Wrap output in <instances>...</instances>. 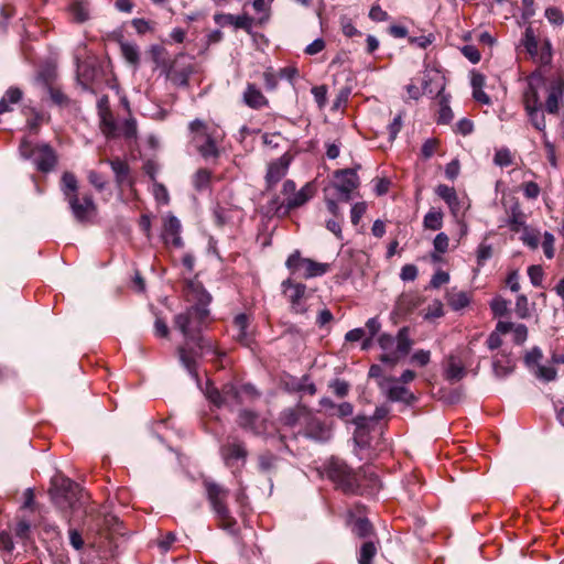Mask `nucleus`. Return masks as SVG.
I'll return each mask as SVG.
<instances>
[{
	"instance_id": "cd10ccee",
	"label": "nucleus",
	"mask_w": 564,
	"mask_h": 564,
	"mask_svg": "<svg viewBox=\"0 0 564 564\" xmlns=\"http://www.w3.org/2000/svg\"><path fill=\"white\" fill-rule=\"evenodd\" d=\"M100 130L108 139L119 137V126L111 111L98 113Z\"/></svg>"
},
{
	"instance_id": "c85d7f7f",
	"label": "nucleus",
	"mask_w": 564,
	"mask_h": 564,
	"mask_svg": "<svg viewBox=\"0 0 564 564\" xmlns=\"http://www.w3.org/2000/svg\"><path fill=\"white\" fill-rule=\"evenodd\" d=\"M61 191L66 202L78 196V182L74 173H63L61 178Z\"/></svg>"
},
{
	"instance_id": "052dcab7",
	"label": "nucleus",
	"mask_w": 564,
	"mask_h": 564,
	"mask_svg": "<svg viewBox=\"0 0 564 564\" xmlns=\"http://www.w3.org/2000/svg\"><path fill=\"white\" fill-rule=\"evenodd\" d=\"M437 148L438 141L436 139H427L421 148V154L425 160H427L434 155Z\"/></svg>"
},
{
	"instance_id": "864d4df0",
	"label": "nucleus",
	"mask_w": 564,
	"mask_h": 564,
	"mask_svg": "<svg viewBox=\"0 0 564 564\" xmlns=\"http://www.w3.org/2000/svg\"><path fill=\"white\" fill-rule=\"evenodd\" d=\"M523 195L528 199H536L541 193V188L538 183L533 181L524 182L522 184Z\"/></svg>"
},
{
	"instance_id": "f03ea898",
	"label": "nucleus",
	"mask_w": 564,
	"mask_h": 564,
	"mask_svg": "<svg viewBox=\"0 0 564 564\" xmlns=\"http://www.w3.org/2000/svg\"><path fill=\"white\" fill-rule=\"evenodd\" d=\"M544 94L547 95L545 110L552 115L557 113L560 100L564 96V80L556 78L547 85L542 76H530L522 96L524 109L543 108L542 95Z\"/></svg>"
},
{
	"instance_id": "f704fd0d",
	"label": "nucleus",
	"mask_w": 564,
	"mask_h": 564,
	"mask_svg": "<svg viewBox=\"0 0 564 564\" xmlns=\"http://www.w3.org/2000/svg\"><path fill=\"white\" fill-rule=\"evenodd\" d=\"M447 303L454 311H459L466 307L470 299L466 292L463 291H451L447 293Z\"/></svg>"
},
{
	"instance_id": "8fccbe9b",
	"label": "nucleus",
	"mask_w": 564,
	"mask_h": 564,
	"mask_svg": "<svg viewBox=\"0 0 564 564\" xmlns=\"http://www.w3.org/2000/svg\"><path fill=\"white\" fill-rule=\"evenodd\" d=\"M366 212H367V203L366 202H358V203L354 204L350 209L351 224L354 226H357L360 223L362 216L366 214Z\"/></svg>"
},
{
	"instance_id": "f3484780",
	"label": "nucleus",
	"mask_w": 564,
	"mask_h": 564,
	"mask_svg": "<svg viewBox=\"0 0 564 564\" xmlns=\"http://www.w3.org/2000/svg\"><path fill=\"white\" fill-rule=\"evenodd\" d=\"M221 456L227 466H232L235 462L241 460L246 462L248 456V451L243 444V442L234 438L229 441L220 448Z\"/></svg>"
},
{
	"instance_id": "c756f323",
	"label": "nucleus",
	"mask_w": 564,
	"mask_h": 564,
	"mask_svg": "<svg viewBox=\"0 0 564 564\" xmlns=\"http://www.w3.org/2000/svg\"><path fill=\"white\" fill-rule=\"evenodd\" d=\"M223 139V134L218 137H208V140L196 143V149L204 159L218 158V142Z\"/></svg>"
},
{
	"instance_id": "473e14b6",
	"label": "nucleus",
	"mask_w": 564,
	"mask_h": 564,
	"mask_svg": "<svg viewBox=\"0 0 564 564\" xmlns=\"http://www.w3.org/2000/svg\"><path fill=\"white\" fill-rule=\"evenodd\" d=\"M508 225L514 232L520 231L525 226V215L518 203L510 208Z\"/></svg>"
},
{
	"instance_id": "5701e85b",
	"label": "nucleus",
	"mask_w": 564,
	"mask_h": 564,
	"mask_svg": "<svg viewBox=\"0 0 564 564\" xmlns=\"http://www.w3.org/2000/svg\"><path fill=\"white\" fill-rule=\"evenodd\" d=\"M238 424L241 429L254 435H260L265 431L264 421L257 413L249 410H242L239 413Z\"/></svg>"
},
{
	"instance_id": "412c9836",
	"label": "nucleus",
	"mask_w": 564,
	"mask_h": 564,
	"mask_svg": "<svg viewBox=\"0 0 564 564\" xmlns=\"http://www.w3.org/2000/svg\"><path fill=\"white\" fill-rule=\"evenodd\" d=\"M188 130L192 134V142L195 144L208 140V137H218L221 134L218 128L210 127L200 119L193 120L188 126Z\"/></svg>"
},
{
	"instance_id": "c03bdc74",
	"label": "nucleus",
	"mask_w": 564,
	"mask_h": 564,
	"mask_svg": "<svg viewBox=\"0 0 564 564\" xmlns=\"http://www.w3.org/2000/svg\"><path fill=\"white\" fill-rule=\"evenodd\" d=\"M541 65H549L552 62V45L549 40H544L538 52V56L534 59Z\"/></svg>"
},
{
	"instance_id": "0e129e2a",
	"label": "nucleus",
	"mask_w": 564,
	"mask_h": 564,
	"mask_svg": "<svg viewBox=\"0 0 564 564\" xmlns=\"http://www.w3.org/2000/svg\"><path fill=\"white\" fill-rule=\"evenodd\" d=\"M23 97V93L20 88L18 87H10L6 93L4 95L2 96V98L4 99V101H8L12 105H17L18 102L21 101Z\"/></svg>"
},
{
	"instance_id": "49530a36",
	"label": "nucleus",
	"mask_w": 564,
	"mask_h": 564,
	"mask_svg": "<svg viewBox=\"0 0 564 564\" xmlns=\"http://www.w3.org/2000/svg\"><path fill=\"white\" fill-rule=\"evenodd\" d=\"M339 24L341 32L347 37H354L357 35H361V32L354 25L352 20L347 15H341L339 18Z\"/></svg>"
},
{
	"instance_id": "f257e3e1",
	"label": "nucleus",
	"mask_w": 564,
	"mask_h": 564,
	"mask_svg": "<svg viewBox=\"0 0 564 564\" xmlns=\"http://www.w3.org/2000/svg\"><path fill=\"white\" fill-rule=\"evenodd\" d=\"M209 313V308L188 307L174 318V325L184 336L186 345H194L197 348V351H194L192 348L182 346L177 350L182 365L195 378L197 377V355H210L213 358L221 356L215 341L202 334L208 326Z\"/></svg>"
},
{
	"instance_id": "e2e57ef3",
	"label": "nucleus",
	"mask_w": 564,
	"mask_h": 564,
	"mask_svg": "<svg viewBox=\"0 0 564 564\" xmlns=\"http://www.w3.org/2000/svg\"><path fill=\"white\" fill-rule=\"evenodd\" d=\"M462 53L473 64H477L481 57L479 50L475 45L463 46Z\"/></svg>"
},
{
	"instance_id": "09e8293b",
	"label": "nucleus",
	"mask_w": 564,
	"mask_h": 564,
	"mask_svg": "<svg viewBox=\"0 0 564 564\" xmlns=\"http://www.w3.org/2000/svg\"><path fill=\"white\" fill-rule=\"evenodd\" d=\"M494 162L496 165L505 167L512 164V155L509 149L501 148L498 149L494 156Z\"/></svg>"
},
{
	"instance_id": "1a4fd4ad",
	"label": "nucleus",
	"mask_w": 564,
	"mask_h": 564,
	"mask_svg": "<svg viewBox=\"0 0 564 564\" xmlns=\"http://www.w3.org/2000/svg\"><path fill=\"white\" fill-rule=\"evenodd\" d=\"M77 489L78 486L73 480L69 478L61 477L53 480L50 495L52 501L59 509H68L72 508L76 501Z\"/></svg>"
},
{
	"instance_id": "4d7b16f0",
	"label": "nucleus",
	"mask_w": 564,
	"mask_h": 564,
	"mask_svg": "<svg viewBox=\"0 0 564 564\" xmlns=\"http://www.w3.org/2000/svg\"><path fill=\"white\" fill-rule=\"evenodd\" d=\"M545 18L554 25H561L564 22L563 12L556 7H550L545 10Z\"/></svg>"
},
{
	"instance_id": "9b49d317",
	"label": "nucleus",
	"mask_w": 564,
	"mask_h": 564,
	"mask_svg": "<svg viewBox=\"0 0 564 564\" xmlns=\"http://www.w3.org/2000/svg\"><path fill=\"white\" fill-rule=\"evenodd\" d=\"M297 433L306 438L321 443L332 437L330 429L310 412L307 415H304L303 424Z\"/></svg>"
},
{
	"instance_id": "2eb2a0df",
	"label": "nucleus",
	"mask_w": 564,
	"mask_h": 564,
	"mask_svg": "<svg viewBox=\"0 0 564 564\" xmlns=\"http://www.w3.org/2000/svg\"><path fill=\"white\" fill-rule=\"evenodd\" d=\"M33 156L36 169L44 173L52 171L57 163L55 151L51 145L45 143L35 147Z\"/></svg>"
},
{
	"instance_id": "20e7f679",
	"label": "nucleus",
	"mask_w": 564,
	"mask_h": 564,
	"mask_svg": "<svg viewBox=\"0 0 564 564\" xmlns=\"http://www.w3.org/2000/svg\"><path fill=\"white\" fill-rule=\"evenodd\" d=\"M412 344L406 327H402L395 338L390 334H381L378 337V345L383 350V354L380 356V361L394 366L401 358L409 354Z\"/></svg>"
},
{
	"instance_id": "72a5a7b5",
	"label": "nucleus",
	"mask_w": 564,
	"mask_h": 564,
	"mask_svg": "<svg viewBox=\"0 0 564 564\" xmlns=\"http://www.w3.org/2000/svg\"><path fill=\"white\" fill-rule=\"evenodd\" d=\"M388 398L394 402L402 401L405 403H411L415 399L413 393L408 388H405L404 386H400V384H393V386L389 387Z\"/></svg>"
},
{
	"instance_id": "58836bf2",
	"label": "nucleus",
	"mask_w": 564,
	"mask_h": 564,
	"mask_svg": "<svg viewBox=\"0 0 564 564\" xmlns=\"http://www.w3.org/2000/svg\"><path fill=\"white\" fill-rule=\"evenodd\" d=\"M69 12L74 21L85 22L89 19L88 3L83 1H76L69 7Z\"/></svg>"
},
{
	"instance_id": "3c124183",
	"label": "nucleus",
	"mask_w": 564,
	"mask_h": 564,
	"mask_svg": "<svg viewBox=\"0 0 564 564\" xmlns=\"http://www.w3.org/2000/svg\"><path fill=\"white\" fill-rule=\"evenodd\" d=\"M516 314L519 318H527L530 315L529 302L525 295L520 294L516 300Z\"/></svg>"
},
{
	"instance_id": "338daca9",
	"label": "nucleus",
	"mask_w": 564,
	"mask_h": 564,
	"mask_svg": "<svg viewBox=\"0 0 564 564\" xmlns=\"http://www.w3.org/2000/svg\"><path fill=\"white\" fill-rule=\"evenodd\" d=\"M492 256V248L490 245L481 243L477 250L478 265H484L485 262Z\"/></svg>"
},
{
	"instance_id": "603ef678",
	"label": "nucleus",
	"mask_w": 564,
	"mask_h": 564,
	"mask_svg": "<svg viewBox=\"0 0 564 564\" xmlns=\"http://www.w3.org/2000/svg\"><path fill=\"white\" fill-rule=\"evenodd\" d=\"M453 117L454 116H453V111H452L451 107L448 106L445 98L442 97L441 102H440V111H438L437 122L443 123V124L448 123L453 119Z\"/></svg>"
},
{
	"instance_id": "2f4dec72",
	"label": "nucleus",
	"mask_w": 564,
	"mask_h": 564,
	"mask_svg": "<svg viewBox=\"0 0 564 564\" xmlns=\"http://www.w3.org/2000/svg\"><path fill=\"white\" fill-rule=\"evenodd\" d=\"M308 411L305 408L289 409L283 412L282 421L285 425L294 427L296 425L302 426L304 415H307Z\"/></svg>"
},
{
	"instance_id": "0eeeda50",
	"label": "nucleus",
	"mask_w": 564,
	"mask_h": 564,
	"mask_svg": "<svg viewBox=\"0 0 564 564\" xmlns=\"http://www.w3.org/2000/svg\"><path fill=\"white\" fill-rule=\"evenodd\" d=\"M292 273L300 272L303 278L312 279L322 276L330 270V264L316 262L310 258H302L299 250L291 253L285 262Z\"/></svg>"
},
{
	"instance_id": "ddd939ff",
	"label": "nucleus",
	"mask_w": 564,
	"mask_h": 564,
	"mask_svg": "<svg viewBox=\"0 0 564 564\" xmlns=\"http://www.w3.org/2000/svg\"><path fill=\"white\" fill-rule=\"evenodd\" d=\"M234 338L246 347L254 343V332L251 328V316L246 313H239L232 321Z\"/></svg>"
},
{
	"instance_id": "4468645a",
	"label": "nucleus",
	"mask_w": 564,
	"mask_h": 564,
	"mask_svg": "<svg viewBox=\"0 0 564 564\" xmlns=\"http://www.w3.org/2000/svg\"><path fill=\"white\" fill-rule=\"evenodd\" d=\"M282 288L291 302L292 311L295 313H305L306 307L303 303L306 286L302 283H293L290 279L282 282Z\"/></svg>"
},
{
	"instance_id": "aec40b11",
	"label": "nucleus",
	"mask_w": 564,
	"mask_h": 564,
	"mask_svg": "<svg viewBox=\"0 0 564 564\" xmlns=\"http://www.w3.org/2000/svg\"><path fill=\"white\" fill-rule=\"evenodd\" d=\"M435 192L447 204L452 215L455 218L463 216V205L454 187L440 184Z\"/></svg>"
},
{
	"instance_id": "6e6d98bb",
	"label": "nucleus",
	"mask_w": 564,
	"mask_h": 564,
	"mask_svg": "<svg viewBox=\"0 0 564 564\" xmlns=\"http://www.w3.org/2000/svg\"><path fill=\"white\" fill-rule=\"evenodd\" d=\"M329 388L333 390L336 397L344 398L348 394L349 384L340 379H335L329 383Z\"/></svg>"
},
{
	"instance_id": "6e6552de",
	"label": "nucleus",
	"mask_w": 564,
	"mask_h": 564,
	"mask_svg": "<svg viewBox=\"0 0 564 564\" xmlns=\"http://www.w3.org/2000/svg\"><path fill=\"white\" fill-rule=\"evenodd\" d=\"M333 187L336 189L338 200L350 202L354 197V192L359 187L357 170L344 169L335 171Z\"/></svg>"
},
{
	"instance_id": "a211bd4d",
	"label": "nucleus",
	"mask_w": 564,
	"mask_h": 564,
	"mask_svg": "<svg viewBox=\"0 0 564 564\" xmlns=\"http://www.w3.org/2000/svg\"><path fill=\"white\" fill-rule=\"evenodd\" d=\"M214 21L219 26L232 25L236 29H242L250 32L253 25V18L248 14L234 15L231 13H216Z\"/></svg>"
},
{
	"instance_id": "6ab92c4d",
	"label": "nucleus",
	"mask_w": 564,
	"mask_h": 564,
	"mask_svg": "<svg viewBox=\"0 0 564 564\" xmlns=\"http://www.w3.org/2000/svg\"><path fill=\"white\" fill-rule=\"evenodd\" d=\"M162 239L165 245H172L175 248L183 247L181 223L175 216H169L164 220Z\"/></svg>"
},
{
	"instance_id": "393cba45",
	"label": "nucleus",
	"mask_w": 564,
	"mask_h": 564,
	"mask_svg": "<svg viewBox=\"0 0 564 564\" xmlns=\"http://www.w3.org/2000/svg\"><path fill=\"white\" fill-rule=\"evenodd\" d=\"M359 478V490L357 494H376L381 488L380 479L378 475L370 468H362L357 473Z\"/></svg>"
},
{
	"instance_id": "9d476101",
	"label": "nucleus",
	"mask_w": 564,
	"mask_h": 564,
	"mask_svg": "<svg viewBox=\"0 0 564 564\" xmlns=\"http://www.w3.org/2000/svg\"><path fill=\"white\" fill-rule=\"evenodd\" d=\"M241 391L251 394V393L254 392V389L250 384L242 386L241 390H239L234 384H225L223 387L221 391H219L215 387H207L206 388V395H207L208 400L212 403H214L216 406L219 408V406L228 403L229 401H237V402H239L240 401V393H241Z\"/></svg>"
},
{
	"instance_id": "7c9ffc66",
	"label": "nucleus",
	"mask_w": 564,
	"mask_h": 564,
	"mask_svg": "<svg viewBox=\"0 0 564 564\" xmlns=\"http://www.w3.org/2000/svg\"><path fill=\"white\" fill-rule=\"evenodd\" d=\"M521 43L530 56L535 59L541 43L538 41L532 26H528L523 33Z\"/></svg>"
},
{
	"instance_id": "423d86ee",
	"label": "nucleus",
	"mask_w": 564,
	"mask_h": 564,
	"mask_svg": "<svg viewBox=\"0 0 564 564\" xmlns=\"http://www.w3.org/2000/svg\"><path fill=\"white\" fill-rule=\"evenodd\" d=\"M327 477L344 492L357 494L360 484L357 473L341 459L332 458L326 466Z\"/></svg>"
},
{
	"instance_id": "680f3d73",
	"label": "nucleus",
	"mask_w": 564,
	"mask_h": 564,
	"mask_svg": "<svg viewBox=\"0 0 564 564\" xmlns=\"http://www.w3.org/2000/svg\"><path fill=\"white\" fill-rule=\"evenodd\" d=\"M508 302L501 297L491 301L490 307L495 316H503L508 311Z\"/></svg>"
},
{
	"instance_id": "13d9d810",
	"label": "nucleus",
	"mask_w": 564,
	"mask_h": 564,
	"mask_svg": "<svg viewBox=\"0 0 564 564\" xmlns=\"http://www.w3.org/2000/svg\"><path fill=\"white\" fill-rule=\"evenodd\" d=\"M528 275L530 278L531 283L534 286H541L542 281H543V275H544V272H543V269L541 265H530L528 268Z\"/></svg>"
},
{
	"instance_id": "69168bd1",
	"label": "nucleus",
	"mask_w": 564,
	"mask_h": 564,
	"mask_svg": "<svg viewBox=\"0 0 564 564\" xmlns=\"http://www.w3.org/2000/svg\"><path fill=\"white\" fill-rule=\"evenodd\" d=\"M278 78L279 74L276 75L271 68H268L263 73V82L267 90H274L278 87Z\"/></svg>"
},
{
	"instance_id": "de8ad7c7",
	"label": "nucleus",
	"mask_w": 564,
	"mask_h": 564,
	"mask_svg": "<svg viewBox=\"0 0 564 564\" xmlns=\"http://www.w3.org/2000/svg\"><path fill=\"white\" fill-rule=\"evenodd\" d=\"M122 135L126 139H133L137 137V121L133 118L127 119L119 127V137Z\"/></svg>"
},
{
	"instance_id": "bf43d9fd",
	"label": "nucleus",
	"mask_w": 564,
	"mask_h": 564,
	"mask_svg": "<svg viewBox=\"0 0 564 564\" xmlns=\"http://www.w3.org/2000/svg\"><path fill=\"white\" fill-rule=\"evenodd\" d=\"M554 236L546 231L543 236L542 248L547 259H552L554 257Z\"/></svg>"
},
{
	"instance_id": "c9c22d12",
	"label": "nucleus",
	"mask_w": 564,
	"mask_h": 564,
	"mask_svg": "<svg viewBox=\"0 0 564 564\" xmlns=\"http://www.w3.org/2000/svg\"><path fill=\"white\" fill-rule=\"evenodd\" d=\"M543 108H532V109H524L527 112V116L529 118V121L531 124L540 132L543 133V137L546 135L545 133V116L543 113Z\"/></svg>"
},
{
	"instance_id": "bb28decb",
	"label": "nucleus",
	"mask_w": 564,
	"mask_h": 564,
	"mask_svg": "<svg viewBox=\"0 0 564 564\" xmlns=\"http://www.w3.org/2000/svg\"><path fill=\"white\" fill-rule=\"evenodd\" d=\"M444 376L445 379L449 381L462 380L466 376V369L463 361L454 355L448 356Z\"/></svg>"
},
{
	"instance_id": "a878e982",
	"label": "nucleus",
	"mask_w": 564,
	"mask_h": 564,
	"mask_svg": "<svg viewBox=\"0 0 564 564\" xmlns=\"http://www.w3.org/2000/svg\"><path fill=\"white\" fill-rule=\"evenodd\" d=\"M109 164L115 174L116 183L119 187L129 186L131 187L134 183L131 174L129 164L120 159L109 160Z\"/></svg>"
},
{
	"instance_id": "79ce46f5",
	"label": "nucleus",
	"mask_w": 564,
	"mask_h": 564,
	"mask_svg": "<svg viewBox=\"0 0 564 564\" xmlns=\"http://www.w3.org/2000/svg\"><path fill=\"white\" fill-rule=\"evenodd\" d=\"M351 531L358 536V538H367L372 532V524L367 518H358L354 521Z\"/></svg>"
},
{
	"instance_id": "f8f14e48",
	"label": "nucleus",
	"mask_w": 564,
	"mask_h": 564,
	"mask_svg": "<svg viewBox=\"0 0 564 564\" xmlns=\"http://www.w3.org/2000/svg\"><path fill=\"white\" fill-rule=\"evenodd\" d=\"M67 203L74 218L79 224H89L91 218L96 215L97 207L94 203L93 196L89 194H85L82 199L78 196L73 197L67 200Z\"/></svg>"
},
{
	"instance_id": "e433bc0d",
	"label": "nucleus",
	"mask_w": 564,
	"mask_h": 564,
	"mask_svg": "<svg viewBox=\"0 0 564 564\" xmlns=\"http://www.w3.org/2000/svg\"><path fill=\"white\" fill-rule=\"evenodd\" d=\"M120 51L124 59L133 65L137 66L140 62V52L139 47L134 43L129 42H121L120 43Z\"/></svg>"
},
{
	"instance_id": "b1692460",
	"label": "nucleus",
	"mask_w": 564,
	"mask_h": 564,
	"mask_svg": "<svg viewBox=\"0 0 564 564\" xmlns=\"http://www.w3.org/2000/svg\"><path fill=\"white\" fill-rule=\"evenodd\" d=\"M242 101L251 109L260 110L269 106V99L254 84L248 83L242 94Z\"/></svg>"
},
{
	"instance_id": "37998d69",
	"label": "nucleus",
	"mask_w": 564,
	"mask_h": 564,
	"mask_svg": "<svg viewBox=\"0 0 564 564\" xmlns=\"http://www.w3.org/2000/svg\"><path fill=\"white\" fill-rule=\"evenodd\" d=\"M210 178L212 173L208 170L199 169L193 177V185L197 191H204L208 188Z\"/></svg>"
},
{
	"instance_id": "7ed1b4c3",
	"label": "nucleus",
	"mask_w": 564,
	"mask_h": 564,
	"mask_svg": "<svg viewBox=\"0 0 564 564\" xmlns=\"http://www.w3.org/2000/svg\"><path fill=\"white\" fill-rule=\"evenodd\" d=\"M203 484L207 499L216 516L218 527L231 534H235L237 521L231 516L227 506L229 490L210 479H205Z\"/></svg>"
},
{
	"instance_id": "5fc2aeb1",
	"label": "nucleus",
	"mask_w": 564,
	"mask_h": 564,
	"mask_svg": "<svg viewBox=\"0 0 564 564\" xmlns=\"http://www.w3.org/2000/svg\"><path fill=\"white\" fill-rule=\"evenodd\" d=\"M535 376L544 381H552L556 378V370L553 367L538 365Z\"/></svg>"
},
{
	"instance_id": "dca6fc26",
	"label": "nucleus",
	"mask_w": 564,
	"mask_h": 564,
	"mask_svg": "<svg viewBox=\"0 0 564 564\" xmlns=\"http://www.w3.org/2000/svg\"><path fill=\"white\" fill-rule=\"evenodd\" d=\"M291 158L288 154H283L278 160L269 164L265 175L268 189L272 188L283 178V176L288 173Z\"/></svg>"
},
{
	"instance_id": "4c0bfd02",
	"label": "nucleus",
	"mask_w": 564,
	"mask_h": 564,
	"mask_svg": "<svg viewBox=\"0 0 564 564\" xmlns=\"http://www.w3.org/2000/svg\"><path fill=\"white\" fill-rule=\"evenodd\" d=\"M425 229L438 230L443 226V213L432 208L426 213L423 219Z\"/></svg>"
},
{
	"instance_id": "ea45409f",
	"label": "nucleus",
	"mask_w": 564,
	"mask_h": 564,
	"mask_svg": "<svg viewBox=\"0 0 564 564\" xmlns=\"http://www.w3.org/2000/svg\"><path fill=\"white\" fill-rule=\"evenodd\" d=\"M494 372L497 377L503 378L513 371L514 365L511 359L507 356H502V359L494 360Z\"/></svg>"
},
{
	"instance_id": "39448f33",
	"label": "nucleus",
	"mask_w": 564,
	"mask_h": 564,
	"mask_svg": "<svg viewBox=\"0 0 564 564\" xmlns=\"http://www.w3.org/2000/svg\"><path fill=\"white\" fill-rule=\"evenodd\" d=\"M281 193L285 197L284 202L279 203V199L275 198L272 200V205L276 213L285 215L306 204L314 196L315 186L313 183H306L300 191H296L294 181L286 180L282 185Z\"/></svg>"
},
{
	"instance_id": "a18cd8bd",
	"label": "nucleus",
	"mask_w": 564,
	"mask_h": 564,
	"mask_svg": "<svg viewBox=\"0 0 564 564\" xmlns=\"http://www.w3.org/2000/svg\"><path fill=\"white\" fill-rule=\"evenodd\" d=\"M50 98L53 104L58 107H67L69 105V98L57 87L47 85Z\"/></svg>"
},
{
	"instance_id": "4be33fe9",
	"label": "nucleus",
	"mask_w": 564,
	"mask_h": 564,
	"mask_svg": "<svg viewBox=\"0 0 564 564\" xmlns=\"http://www.w3.org/2000/svg\"><path fill=\"white\" fill-rule=\"evenodd\" d=\"M187 300L194 304L191 307L208 308L212 295L199 282H189L187 285Z\"/></svg>"
},
{
	"instance_id": "774afa93",
	"label": "nucleus",
	"mask_w": 564,
	"mask_h": 564,
	"mask_svg": "<svg viewBox=\"0 0 564 564\" xmlns=\"http://www.w3.org/2000/svg\"><path fill=\"white\" fill-rule=\"evenodd\" d=\"M512 333H513V341L518 345L523 344L528 338V328L523 324L514 325Z\"/></svg>"
},
{
	"instance_id": "a19ab883",
	"label": "nucleus",
	"mask_w": 564,
	"mask_h": 564,
	"mask_svg": "<svg viewBox=\"0 0 564 564\" xmlns=\"http://www.w3.org/2000/svg\"><path fill=\"white\" fill-rule=\"evenodd\" d=\"M377 554V546L373 542H365L359 551L358 564H372V560Z\"/></svg>"
}]
</instances>
